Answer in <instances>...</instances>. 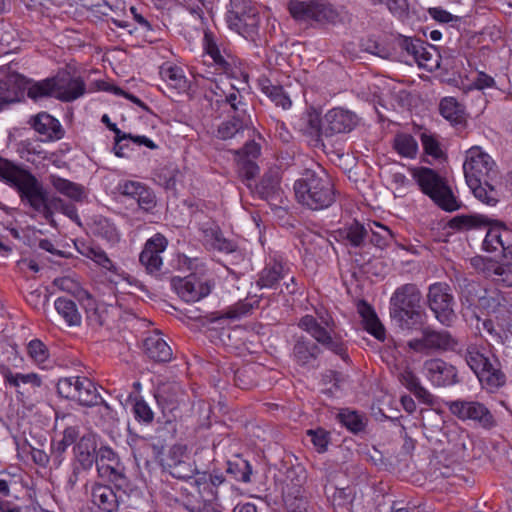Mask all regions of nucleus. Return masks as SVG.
<instances>
[{"label":"nucleus","instance_id":"obj_30","mask_svg":"<svg viewBox=\"0 0 512 512\" xmlns=\"http://www.w3.org/2000/svg\"><path fill=\"white\" fill-rule=\"evenodd\" d=\"M146 355L155 362H168L172 358V349L160 333H153L144 340Z\"/></svg>","mask_w":512,"mask_h":512},{"label":"nucleus","instance_id":"obj_29","mask_svg":"<svg viewBox=\"0 0 512 512\" xmlns=\"http://www.w3.org/2000/svg\"><path fill=\"white\" fill-rule=\"evenodd\" d=\"M25 350L31 363L38 369L47 371L53 368L54 360L49 348L42 340L38 338L31 339L27 342Z\"/></svg>","mask_w":512,"mask_h":512},{"label":"nucleus","instance_id":"obj_19","mask_svg":"<svg viewBox=\"0 0 512 512\" xmlns=\"http://www.w3.org/2000/svg\"><path fill=\"white\" fill-rule=\"evenodd\" d=\"M257 191L261 198L268 201L272 210H274L279 217L287 213L286 209L282 207L284 203L283 192L280 188V178L277 171H269L266 173L258 184Z\"/></svg>","mask_w":512,"mask_h":512},{"label":"nucleus","instance_id":"obj_26","mask_svg":"<svg viewBox=\"0 0 512 512\" xmlns=\"http://www.w3.org/2000/svg\"><path fill=\"white\" fill-rule=\"evenodd\" d=\"M78 438L79 429L75 426H69L66 427L60 435L52 439L50 445V457L56 468L62 465L67 449L72 444L75 445Z\"/></svg>","mask_w":512,"mask_h":512},{"label":"nucleus","instance_id":"obj_32","mask_svg":"<svg viewBox=\"0 0 512 512\" xmlns=\"http://www.w3.org/2000/svg\"><path fill=\"white\" fill-rule=\"evenodd\" d=\"M391 147L395 153L405 159H415L419 152L417 140L406 132H397L391 141Z\"/></svg>","mask_w":512,"mask_h":512},{"label":"nucleus","instance_id":"obj_64","mask_svg":"<svg viewBox=\"0 0 512 512\" xmlns=\"http://www.w3.org/2000/svg\"><path fill=\"white\" fill-rule=\"evenodd\" d=\"M429 15L440 23H457L461 17L451 14L441 7H432L428 9Z\"/></svg>","mask_w":512,"mask_h":512},{"label":"nucleus","instance_id":"obj_46","mask_svg":"<svg viewBox=\"0 0 512 512\" xmlns=\"http://www.w3.org/2000/svg\"><path fill=\"white\" fill-rule=\"evenodd\" d=\"M27 96L33 101L44 98H54V82L53 78H46L41 81H33L27 83Z\"/></svg>","mask_w":512,"mask_h":512},{"label":"nucleus","instance_id":"obj_18","mask_svg":"<svg viewBox=\"0 0 512 512\" xmlns=\"http://www.w3.org/2000/svg\"><path fill=\"white\" fill-rule=\"evenodd\" d=\"M357 122L355 113L343 108H333L323 117V134L325 137H331L336 134L349 133L355 128Z\"/></svg>","mask_w":512,"mask_h":512},{"label":"nucleus","instance_id":"obj_53","mask_svg":"<svg viewBox=\"0 0 512 512\" xmlns=\"http://www.w3.org/2000/svg\"><path fill=\"white\" fill-rule=\"evenodd\" d=\"M340 422L350 431L357 433L364 429L363 417L355 411L343 410L339 413Z\"/></svg>","mask_w":512,"mask_h":512},{"label":"nucleus","instance_id":"obj_62","mask_svg":"<svg viewBox=\"0 0 512 512\" xmlns=\"http://www.w3.org/2000/svg\"><path fill=\"white\" fill-rule=\"evenodd\" d=\"M136 201L139 207L147 212L153 210V208L156 206L155 194L145 185H143L142 189H140Z\"/></svg>","mask_w":512,"mask_h":512},{"label":"nucleus","instance_id":"obj_57","mask_svg":"<svg viewBox=\"0 0 512 512\" xmlns=\"http://www.w3.org/2000/svg\"><path fill=\"white\" fill-rule=\"evenodd\" d=\"M205 241L218 250H222L224 241L220 228L214 223H207L202 227Z\"/></svg>","mask_w":512,"mask_h":512},{"label":"nucleus","instance_id":"obj_22","mask_svg":"<svg viewBox=\"0 0 512 512\" xmlns=\"http://www.w3.org/2000/svg\"><path fill=\"white\" fill-rule=\"evenodd\" d=\"M171 285L176 294L185 302H197L209 295L211 287L204 282H201L194 275H189L184 278L174 277L171 280Z\"/></svg>","mask_w":512,"mask_h":512},{"label":"nucleus","instance_id":"obj_45","mask_svg":"<svg viewBox=\"0 0 512 512\" xmlns=\"http://www.w3.org/2000/svg\"><path fill=\"white\" fill-rule=\"evenodd\" d=\"M319 353V347L308 339H299L293 348L296 361L305 365L315 360Z\"/></svg>","mask_w":512,"mask_h":512},{"label":"nucleus","instance_id":"obj_49","mask_svg":"<svg viewBox=\"0 0 512 512\" xmlns=\"http://www.w3.org/2000/svg\"><path fill=\"white\" fill-rule=\"evenodd\" d=\"M422 43L423 41L420 39L400 36L397 39V46L401 50L402 61L411 64L417 52H419V48H421Z\"/></svg>","mask_w":512,"mask_h":512},{"label":"nucleus","instance_id":"obj_40","mask_svg":"<svg viewBox=\"0 0 512 512\" xmlns=\"http://www.w3.org/2000/svg\"><path fill=\"white\" fill-rule=\"evenodd\" d=\"M97 472L100 478L111 482L115 487H122L126 482L125 467L122 462L112 465L97 464Z\"/></svg>","mask_w":512,"mask_h":512},{"label":"nucleus","instance_id":"obj_17","mask_svg":"<svg viewBox=\"0 0 512 512\" xmlns=\"http://www.w3.org/2000/svg\"><path fill=\"white\" fill-rule=\"evenodd\" d=\"M168 240L161 233H156L147 241L140 253L139 261L150 274L157 273L163 266V253L167 249Z\"/></svg>","mask_w":512,"mask_h":512},{"label":"nucleus","instance_id":"obj_37","mask_svg":"<svg viewBox=\"0 0 512 512\" xmlns=\"http://www.w3.org/2000/svg\"><path fill=\"white\" fill-rule=\"evenodd\" d=\"M283 499L288 512H307L308 501L300 486H287Z\"/></svg>","mask_w":512,"mask_h":512},{"label":"nucleus","instance_id":"obj_59","mask_svg":"<svg viewBox=\"0 0 512 512\" xmlns=\"http://www.w3.org/2000/svg\"><path fill=\"white\" fill-rule=\"evenodd\" d=\"M506 304L505 297L499 292H491L481 298V305L492 313L500 311L502 307L505 308Z\"/></svg>","mask_w":512,"mask_h":512},{"label":"nucleus","instance_id":"obj_55","mask_svg":"<svg viewBox=\"0 0 512 512\" xmlns=\"http://www.w3.org/2000/svg\"><path fill=\"white\" fill-rule=\"evenodd\" d=\"M257 304V300H240L226 310V318L239 319L241 317L247 316L252 312Z\"/></svg>","mask_w":512,"mask_h":512},{"label":"nucleus","instance_id":"obj_39","mask_svg":"<svg viewBox=\"0 0 512 512\" xmlns=\"http://www.w3.org/2000/svg\"><path fill=\"white\" fill-rule=\"evenodd\" d=\"M92 231L94 235L102 238L110 245H114L120 240V233L114 223L105 217H99L94 220Z\"/></svg>","mask_w":512,"mask_h":512},{"label":"nucleus","instance_id":"obj_60","mask_svg":"<svg viewBox=\"0 0 512 512\" xmlns=\"http://www.w3.org/2000/svg\"><path fill=\"white\" fill-rule=\"evenodd\" d=\"M50 204L58 209L62 214L71 219L73 222H75L78 226H81L80 217L76 207L73 204L65 203L60 198H52Z\"/></svg>","mask_w":512,"mask_h":512},{"label":"nucleus","instance_id":"obj_10","mask_svg":"<svg viewBox=\"0 0 512 512\" xmlns=\"http://www.w3.org/2000/svg\"><path fill=\"white\" fill-rule=\"evenodd\" d=\"M288 10L296 21L305 23L334 24L339 18L337 10L321 0H290Z\"/></svg>","mask_w":512,"mask_h":512},{"label":"nucleus","instance_id":"obj_50","mask_svg":"<svg viewBox=\"0 0 512 512\" xmlns=\"http://www.w3.org/2000/svg\"><path fill=\"white\" fill-rule=\"evenodd\" d=\"M203 47L205 56L211 59V64L215 67V71H222L224 69V58L213 37L208 33L204 35Z\"/></svg>","mask_w":512,"mask_h":512},{"label":"nucleus","instance_id":"obj_24","mask_svg":"<svg viewBox=\"0 0 512 512\" xmlns=\"http://www.w3.org/2000/svg\"><path fill=\"white\" fill-rule=\"evenodd\" d=\"M475 376L481 387L489 393L498 391L507 382L506 374L497 356L491 357L490 363H487Z\"/></svg>","mask_w":512,"mask_h":512},{"label":"nucleus","instance_id":"obj_54","mask_svg":"<svg viewBox=\"0 0 512 512\" xmlns=\"http://www.w3.org/2000/svg\"><path fill=\"white\" fill-rule=\"evenodd\" d=\"M420 140L425 154L433 157L434 159L442 158L443 151L441 149L438 139L434 134H431L426 131L422 132L420 135Z\"/></svg>","mask_w":512,"mask_h":512},{"label":"nucleus","instance_id":"obj_16","mask_svg":"<svg viewBox=\"0 0 512 512\" xmlns=\"http://www.w3.org/2000/svg\"><path fill=\"white\" fill-rule=\"evenodd\" d=\"M422 373L434 387H448L459 383L457 368L441 358L424 361Z\"/></svg>","mask_w":512,"mask_h":512},{"label":"nucleus","instance_id":"obj_52","mask_svg":"<svg viewBox=\"0 0 512 512\" xmlns=\"http://www.w3.org/2000/svg\"><path fill=\"white\" fill-rule=\"evenodd\" d=\"M490 276L495 282L501 283L506 287H512V266L501 265L498 262L491 263L488 266Z\"/></svg>","mask_w":512,"mask_h":512},{"label":"nucleus","instance_id":"obj_44","mask_svg":"<svg viewBox=\"0 0 512 512\" xmlns=\"http://www.w3.org/2000/svg\"><path fill=\"white\" fill-rule=\"evenodd\" d=\"M246 258L244 253L241 250H237L234 248L229 249V244L226 242V281L229 276H233L237 281L240 280V277L244 275V272L241 269H238L241 264H245Z\"/></svg>","mask_w":512,"mask_h":512},{"label":"nucleus","instance_id":"obj_14","mask_svg":"<svg viewBox=\"0 0 512 512\" xmlns=\"http://www.w3.org/2000/svg\"><path fill=\"white\" fill-rule=\"evenodd\" d=\"M83 255L99 267L102 275H104L110 283L118 284L121 281H125L130 286H134L140 290L143 288V284L139 280L125 272L102 248L88 247Z\"/></svg>","mask_w":512,"mask_h":512},{"label":"nucleus","instance_id":"obj_7","mask_svg":"<svg viewBox=\"0 0 512 512\" xmlns=\"http://www.w3.org/2000/svg\"><path fill=\"white\" fill-rule=\"evenodd\" d=\"M411 173L422 192L428 195L439 207L446 211L459 209L460 204L452 190L433 169L415 167L411 169Z\"/></svg>","mask_w":512,"mask_h":512},{"label":"nucleus","instance_id":"obj_56","mask_svg":"<svg viewBox=\"0 0 512 512\" xmlns=\"http://www.w3.org/2000/svg\"><path fill=\"white\" fill-rule=\"evenodd\" d=\"M78 382L79 376L64 377L59 379L57 383L58 394L65 399L74 400Z\"/></svg>","mask_w":512,"mask_h":512},{"label":"nucleus","instance_id":"obj_1","mask_svg":"<svg viewBox=\"0 0 512 512\" xmlns=\"http://www.w3.org/2000/svg\"><path fill=\"white\" fill-rule=\"evenodd\" d=\"M226 78H230V91H226V115L231 120L226 121V140L232 138L244 139L239 149H228L234 153L238 173L246 179L254 178L259 167L257 160L261 155L263 138L251 127L250 116L247 114V104L243 101L242 92L247 88V75L241 63L226 53Z\"/></svg>","mask_w":512,"mask_h":512},{"label":"nucleus","instance_id":"obj_20","mask_svg":"<svg viewBox=\"0 0 512 512\" xmlns=\"http://www.w3.org/2000/svg\"><path fill=\"white\" fill-rule=\"evenodd\" d=\"M28 124L41 136V141L46 143L61 140L65 130L60 121L47 112H39L29 118Z\"/></svg>","mask_w":512,"mask_h":512},{"label":"nucleus","instance_id":"obj_36","mask_svg":"<svg viewBox=\"0 0 512 512\" xmlns=\"http://www.w3.org/2000/svg\"><path fill=\"white\" fill-rule=\"evenodd\" d=\"M77 386L78 387L74 401L78 402L80 405L88 407L98 404L100 395L90 379L87 377L79 376V382Z\"/></svg>","mask_w":512,"mask_h":512},{"label":"nucleus","instance_id":"obj_13","mask_svg":"<svg viewBox=\"0 0 512 512\" xmlns=\"http://www.w3.org/2000/svg\"><path fill=\"white\" fill-rule=\"evenodd\" d=\"M226 22L231 30L247 38L259 24L257 6L251 0H230Z\"/></svg>","mask_w":512,"mask_h":512},{"label":"nucleus","instance_id":"obj_5","mask_svg":"<svg viewBox=\"0 0 512 512\" xmlns=\"http://www.w3.org/2000/svg\"><path fill=\"white\" fill-rule=\"evenodd\" d=\"M0 180L16 188L22 200H26L32 208L43 211L46 217L50 216L42 187L29 171L0 157Z\"/></svg>","mask_w":512,"mask_h":512},{"label":"nucleus","instance_id":"obj_8","mask_svg":"<svg viewBox=\"0 0 512 512\" xmlns=\"http://www.w3.org/2000/svg\"><path fill=\"white\" fill-rule=\"evenodd\" d=\"M0 374L4 387L13 392L16 401L25 408H31L43 385L42 376L36 372H15L9 367H3Z\"/></svg>","mask_w":512,"mask_h":512},{"label":"nucleus","instance_id":"obj_33","mask_svg":"<svg viewBox=\"0 0 512 512\" xmlns=\"http://www.w3.org/2000/svg\"><path fill=\"white\" fill-rule=\"evenodd\" d=\"M440 114L451 124H463L466 121L465 107L454 97H444L439 103Z\"/></svg>","mask_w":512,"mask_h":512},{"label":"nucleus","instance_id":"obj_11","mask_svg":"<svg viewBox=\"0 0 512 512\" xmlns=\"http://www.w3.org/2000/svg\"><path fill=\"white\" fill-rule=\"evenodd\" d=\"M318 319L305 315L300 319L299 327L309 333L318 343L345 358L342 344L333 338L334 321L328 313H317Z\"/></svg>","mask_w":512,"mask_h":512},{"label":"nucleus","instance_id":"obj_15","mask_svg":"<svg viewBox=\"0 0 512 512\" xmlns=\"http://www.w3.org/2000/svg\"><path fill=\"white\" fill-rule=\"evenodd\" d=\"M407 345L415 352L428 354L434 351H454L457 342L447 331L425 328L420 338L411 339Z\"/></svg>","mask_w":512,"mask_h":512},{"label":"nucleus","instance_id":"obj_21","mask_svg":"<svg viewBox=\"0 0 512 512\" xmlns=\"http://www.w3.org/2000/svg\"><path fill=\"white\" fill-rule=\"evenodd\" d=\"M91 502L99 512H118L123 502V494L119 487L95 483L91 487Z\"/></svg>","mask_w":512,"mask_h":512},{"label":"nucleus","instance_id":"obj_47","mask_svg":"<svg viewBox=\"0 0 512 512\" xmlns=\"http://www.w3.org/2000/svg\"><path fill=\"white\" fill-rule=\"evenodd\" d=\"M434 52L435 48L433 46L426 45L423 42L412 63L414 62L419 67L432 71L439 66L438 56Z\"/></svg>","mask_w":512,"mask_h":512},{"label":"nucleus","instance_id":"obj_35","mask_svg":"<svg viewBox=\"0 0 512 512\" xmlns=\"http://www.w3.org/2000/svg\"><path fill=\"white\" fill-rule=\"evenodd\" d=\"M53 188L63 196L75 202H81L86 197L85 189L81 184L72 182L60 176H51Z\"/></svg>","mask_w":512,"mask_h":512},{"label":"nucleus","instance_id":"obj_4","mask_svg":"<svg viewBox=\"0 0 512 512\" xmlns=\"http://www.w3.org/2000/svg\"><path fill=\"white\" fill-rule=\"evenodd\" d=\"M296 199L312 210L329 207L335 201L332 180L324 170L306 169L294 183Z\"/></svg>","mask_w":512,"mask_h":512},{"label":"nucleus","instance_id":"obj_12","mask_svg":"<svg viewBox=\"0 0 512 512\" xmlns=\"http://www.w3.org/2000/svg\"><path fill=\"white\" fill-rule=\"evenodd\" d=\"M427 304L441 324L451 326L456 320L455 298L447 283L436 282L428 287Z\"/></svg>","mask_w":512,"mask_h":512},{"label":"nucleus","instance_id":"obj_43","mask_svg":"<svg viewBox=\"0 0 512 512\" xmlns=\"http://www.w3.org/2000/svg\"><path fill=\"white\" fill-rule=\"evenodd\" d=\"M339 235L351 246L362 247L365 245V240L369 236V231L364 225L359 222H354L341 229Z\"/></svg>","mask_w":512,"mask_h":512},{"label":"nucleus","instance_id":"obj_25","mask_svg":"<svg viewBox=\"0 0 512 512\" xmlns=\"http://www.w3.org/2000/svg\"><path fill=\"white\" fill-rule=\"evenodd\" d=\"M288 270L282 259L270 257L264 268L259 272L256 284L261 289H276L280 280L287 275Z\"/></svg>","mask_w":512,"mask_h":512},{"label":"nucleus","instance_id":"obj_34","mask_svg":"<svg viewBox=\"0 0 512 512\" xmlns=\"http://www.w3.org/2000/svg\"><path fill=\"white\" fill-rule=\"evenodd\" d=\"M54 307L67 326L77 327L81 325L82 316L73 300L66 297H58L54 301Z\"/></svg>","mask_w":512,"mask_h":512},{"label":"nucleus","instance_id":"obj_23","mask_svg":"<svg viewBox=\"0 0 512 512\" xmlns=\"http://www.w3.org/2000/svg\"><path fill=\"white\" fill-rule=\"evenodd\" d=\"M54 98L62 102H72L85 94L86 84L81 77L63 75L53 77Z\"/></svg>","mask_w":512,"mask_h":512},{"label":"nucleus","instance_id":"obj_38","mask_svg":"<svg viewBox=\"0 0 512 512\" xmlns=\"http://www.w3.org/2000/svg\"><path fill=\"white\" fill-rule=\"evenodd\" d=\"M299 127L302 132L312 137L320 138L323 134V118L316 110H308L299 120Z\"/></svg>","mask_w":512,"mask_h":512},{"label":"nucleus","instance_id":"obj_2","mask_svg":"<svg viewBox=\"0 0 512 512\" xmlns=\"http://www.w3.org/2000/svg\"><path fill=\"white\" fill-rule=\"evenodd\" d=\"M463 171L474 196L487 205H496L499 195L492 182L498 172L491 156L478 146L471 147L466 151Z\"/></svg>","mask_w":512,"mask_h":512},{"label":"nucleus","instance_id":"obj_61","mask_svg":"<svg viewBox=\"0 0 512 512\" xmlns=\"http://www.w3.org/2000/svg\"><path fill=\"white\" fill-rule=\"evenodd\" d=\"M362 46L366 52L376 55L382 59H389L392 56L389 48L374 39H367Z\"/></svg>","mask_w":512,"mask_h":512},{"label":"nucleus","instance_id":"obj_27","mask_svg":"<svg viewBox=\"0 0 512 512\" xmlns=\"http://www.w3.org/2000/svg\"><path fill=\"white\" fill-rule=\"evenodd\" d=\"M97 435L86 433L78 438L73 447L74 457L83 469H90L95 462Z\"/></svg>","mask_w":512,"mask_h":512},{"label":"nucleus","instance_id":"obj_28","mask_svg":"<svg viewBox=\"0 0 512 512\" xmlns=\"http://www.w3.org/2000/svg\"><path fill=\"white\" fill-rule=\"evenodd\" d=\"M458 353L474 374L484 368L487 363L489 364L491 357H496L486 346L476 343L468 344L466 348L460 349Z\"/></svg>","mask_w":512,"mask_h":512},{"label":"nucleus","instance_id":"obj_31","mask_svg":"<svg viewBox=\"0 0 512 512\" xmlns=\"http://www.w3.org/2000/svg\"><path fill=\"white\" fill-rule=\"evenodd\" d=\"M357 309L362 318L364 329L376 339L383 341L385 339V328L373 308L365 301H361Z\"/></svg>","mask_w":512,"mask_h":512},{"label":"nucleus","instance_id":"obj_9","mask_svg":"<svg viewBox=\"0 0 512 512\" xmlns=\"http://www.w3.org/2000/svg\"><path fill=\"white\" fill-rule=\"evenodd\" d=\"M449 412L462 422L490 431L498 426V420L487 404L475 399H457L446 402Z\"/></svg>","mask_w":512,"mask_h":512},{"label":"nucleus","instance_id":"obj_63","mask_svg":"<svg viewBox=\"0 0 512 512\" xmlns=\"http://www.w3.org/2000/svg\"><path fill=\"white\" fill-rule=\"evenodd\" d=\"M483 248L487 252H495L498 251L499 248H503V240L499 230L490 229L483 241Z\"/></svg>","mask_w":512,"mask_h":512},{"label":"nucleus","instance_id":"obj_51","mask_svg":"<svg viewBox=\"0 0 512 512\" xmlns=\"http://www.w3.org/2000/svg\"><path fill=\"white\" fill-rule=\"evenodd\" d=\"M262 91L279 107L289 109L292 102L289 96L284 92L280 86H275L270 83L262 86Z\"/></svg>","mask_w":512,"mask_h":512},{"label":"nucleus","instance_id":"obj_48","mask_svg":"<svg viewBox=\"0 0 512 512\" xmlns=\"http://www.w3.org/2000/svg\"><path fill=\"white\" fill-rule=\"evenodd\" d=\"M368 231L370 243L378 248L387 246L393 237L391 230L378 222H373L369 225Z\"/></svg>","mask_w":512,"mask_h":512},{"label":"nucleus","instance_id":"obj_6","mask_svg":"<svg viewBox=\"0 0 512 512\" xmlns=\"http://www.w3.org/2000/svg\"><path fill=\"white\" fill-rule=\"evenodd\" d=\"M422 294L412 283L398 287L390 299V315L402 328H411L421 319Z\"/></svg>","mask_w":512,"mask_h":512},{"label":"nucleus","instance_id":"obj_41","mask_svg":"<svg viewBox=\"0 0 512 512\" xmlns=\"http://www.w3.org/2000/svg\"><path fill=\"white\" fill-rule=\"evenodd\" d=\"M226 464V473L233 479L243 483L250 482L252 467L247 460L239 455H235L234 458L229 460Z\"/></svg>","mask_w":512,"mask_h":512},{"label":"nucleus","instance_id":"obj_3","mask_svg":"<svg viewBox=\"0 0 512 512\" xmlns=\"http://www.w3.org/2000/svg\"><path fill=\"white\" fill-rule=\"evenodd\" d=\"M171 468V475L178 479L191 481L200 499L187 500L184 507L190 512H222L218 504V487L224 482L222 476H212L206 472H198L193 464L179 460Z\"/></svg>","mask_w":512,"mask_h":512},{"label":"nucleus","instance_id":"obj_58","mask_svg":"<svg viewBox=\"0 0 512 512\" xmlns=\"http://www.w3.org/2000/svg\"><path fill=\"white\" fill-rule=\"evenodd\" d=\"M134 418L144 424H149L154 419V413L151 407L143 399H138L133 405Z\"/></svg>","mask_w":512,"mask_h":512},{"label":"nucleus","instance_id":"obj_42","mask_svg":"<svg viewBox=\"0 0 512 512\" xmlns=\"http://www.w3.org/2000/svg\"><path fill=\"white\" fill-rule=\"evenodd\" d=\"M161 78L173 89L177 91L186 89V77L181 67L164 64L160 69Z\"/></svg>","mask_w":512,"mask_h":512}]
</instances>
